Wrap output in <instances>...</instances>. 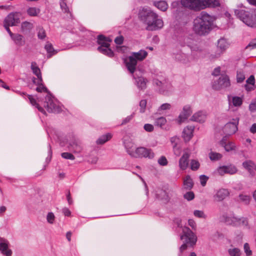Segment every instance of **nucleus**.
Returning <instances> with one entry per match:
<instances>
[{"label": "nucleus", "instance_id": "11", "mask_svg": "<svg viewBox=\"0 0 256 256\" xmlns=\"http://www.w3.org/2000/svg\"><path fill=\"white\" fill-rule=\"evenodd\" d=\"M190 154V150L188 149L184 150L182 157L178 162L180 168L182 170H186L188 166V159Z\"/></svg>", "mask_w": 256, "mask_h": 256}, {"label": "nucleus", "instance_id": "23", "mask_svg": "<svg viewBox=\"0 0 256 256\" xmlns=\"http://www.w3.org/2000/svg\"><path fill=\"white\" fill-rule=\"evenodd\" d=\"M220 144L224 148L226 152L234 150L236 148V145L232 142H226V138H224L220 142Z\"/></svg>", "mask_w": 256, "mask_h": 256}, {"label": "nucleus", "instance_id": "40", "mask_svg": "<svg viewBox=\"0 0 256 256\" xmlns=\"http://www.w3.org/2000/svg\"><path fill=\"white\" fill-rule=\"evenodd\" d=\"M229 100L234 106H240L242 104V99L239 96H232V100Z\"/></svg>", "mask_w": 256, "mask_h": 256}, {"label": "nucleus", "instance_id": "49", "mask_svg": "<svg viewBox=\"0 0 256 256\" xmlns=\"http://www.w3.org/2000/svg\"><path fill=\"white\" fill-rule=\"evenodd\" d=\"M186 44L190 48L191 50L192 51H200V49L196 44H191L189 42L190 39L188 38H185Z\"/></svg>", "mask_w": 256, "mask_h": 256}, {"label": "nucleus", "instance_id": "55", "mask_svg": "<svg viewBox=\"0 0 256 256\" xmlns=\"http://www.w3.org/2000/svg\"><path fill=\"white\" fill-rule=\"evenodd\" d=\"M62 156L65 159L74 160L75 158L74 155L69 152H63L61 154Z\"/></svg>", "mask_w": 256, "mask_h": 256}, {"label": "nucleus", "instance_id": "37", "mask_svg": "<svg viewBox=\"0 0 256 256\" xmlns=\"http://www.w3.org/2000/svg\"><path fill=\"white\" fill-rule=\"evenodd\" d=\"M228 252L230 256H240L241 255L240 250L232 246H231L230 248L228 249Z\"/></svg>", "mask_w": 256, "mask_h": 256}, {"label": "nucleus", "instance_id": "8", "mask_svg": "<svg viewBox=\"0 0 256 256\" xmlns=\"http://www.w3.org/2000/svg\"><path fill=\"white\" fill-rule=\"evenodd\" d=\"M154 153L150 149H148L144 147H139L134 150V152L132 154L134 158H150L154 157Z\"/></svg>", "mask_w": 256, "mask_h": 256}, {"label": "nucleus", "instance_id": "6", "mask_svg": "<svg viewBox=\"0 0 256 256\" xmlns=\"http://www.w3.org/2000/svg\"><path fill=\"white\" fill-rule=\"evenodd\" d=\"M182 231V234L180 236V239L190 246H192L195 245L197 241L196 234L188 227L183 228Z\"/></svg>", "mask_w": 256, "mask_h": 256}, {"label": "nucleus", "instance_id": "17", "mask_svg": "<svg viewBox=\"0 0 256 256\" xmlns=\"http://www.w3.org/2000/svg\"><path fill=\"white\" fill-rule=\"evenodd\" d=\"M243 167L246 170L251 176H254L256 174V165L252 160H248L243 162Z\"/></svg>", "mask_w": 256, "mask_h": 256}, {"label": "nucleus", "instance_id": "41", "mask_svg": "<svg viewBox=\"0 0 256 256\" xmlns=\"http://www.w3.org/2000/svg\"><path fill=\"white\" fill-rule=\"evenodd\" d=\"M184 185L186 189H190L193 186L192 180L190 176H186L184 180Z\"/></svg>", "mask_w": 256, "mask_h": 256}, {"label": "nucleus", "instance_id": "43", "mask_svg": "<svg viewBox=\"0 0 256 256\" xmlns=\"http://www.w3.org/2000/svg\"><path fill=\"white\" fill-rule=\"evenodd\" d=\"M179 141V138L177 136H173L170 138V142L173 144V148L174 154L178 156L180 155V152H176V150L177 149V144Z\"/></svg>", "mask_w": 256, "mask_h": 256}, {"label": "nucleus", "instance_id": "56", "mask_svg": "<svg viewBox=\"0 0 256 256\" xmlns=\"http://www.w3.org/2000/svg\"><path fill=\"white\" fill-rule=\"evenodd\" d=\"M248 108L251 112H256V100H252L249 105Z\"/></svg>", "mask_w": 256, "mask_h": 256}, {"label": "nucleus", "instance_id": "7", "mask_svg": "<svg viewBox=\"0 0 256 256\" xmlns=\"http://www.w3.org/2000/svg\"><path fill=\"white\" fill-rule=\"evenodd\" d=\"M44 106L49 112L58 113L61 110L60 108L54 102L50 94L46 96Z\"/></svg>", "mask_w": 256, "mask_h": 256}, {"label": "nucleus", "instance_id": "59", "mask_svg": "<svg viewBox=\"0 0 256 256\" xmlns=\"http://www.w3.org/2000/svg\"><path fill=\"white\" fill-rule=\"evenodd\" d=\"M246 48H250V50L256 48V38L250 41L249 44L246 46Z\"/></svg>", "mask_w": 256, "mask_h": 256}, {"label": "nucleus", "instance_id": "47", "mask_svg": "<svg viewBox=\"0 0 256 256\" xmlns=\"http://www.w3.org/2000/svg\"><path fill=\"white\" fill-rule=\"evenodd\" d=\"M239 201L243 202L244 204H248L250 200V196L244 194H240L238 196Z\"/></svg>", "mask_w": 256, "mask_h": 256}, {"label": "nucleus", "instance_id": "33", "mask_svg": "<svg viewBox=\"0 0 256 256\" xmlns=\"http://www.w3.org/2000/svg\"><path fill=\"white\" fill-rule=\"evenodd\" d=\"M147 82V80L143 77H138L136 80L137 86L139 89L140 90H144L146 88V84Z\"/></svg>", "mask_w": 256, "mask_h": 256}, {"label": "nucleus", "instance_id": "32", "mask_svg": "<svg viewBox=\"0 0 256 256\" xmlns=\"http://www.w3.org/2000/svg\"><path fill=\"white\" fill-rule=\"evenodd\" d=\"M31 68L32 70L33 73L37 76L39 80V81H40V82H42V77L40 70L35 62H32Z\"/></svg>", "mask_w": 256, "mask_h": 256}, {"label": "nucleus", "instance_id": "2", "mask_svg": "<svg viewBox=\"0 0 256 256\" xmlns=\"http://www.w3.org/2000/svg\"><path fill=\"white\" fill-rule=\"evenodd\" d=\"M213 22L212 16L202 12L194 20L192 30L196 34L206 36L212 30Z\"/></svg>", "mask_w": 256, "mask_h": 256}, {"label": "nucleus", "instance_id": "27", "mask_svg": "<svg viewBox=\"0 0 256 256\" xmlns=\"http://www.w3.org/2000/svg\"><path fill=\"white\" fill-rule=\"evenodd\" d=\"M228 44L224 38H220L218 42V48L219 50L218 56H219L228 47Z\"/></svg>", "mask_w": 256, "mask_h": 256}, {"label": "nucleus", "instance_id": "29", "mask_svg": "<svg viewBox=\"0 0 256 256\" xmlns=\"http://www.w3.org/2000/svg\"><path fill=\"white\" fill-rule=\"evenodd\" d=\"M112 134L110 133H107L100 136L96 141L98 144H103L106 142L110 140L112 138Z\"/></svg>", "mask_w": 256, "mask_h": 256}, {"label": "nucleus", "instance_id": "39", "mask_svg": "<svg viewBox=\"0 0 256 256\" xmlns=\"http://www.w3.org/2000/svg\"><path fill=\"white\" fill-rule=\"evenodd\" d=\"M45 49L46 50L48 53V58H50L52 55L57 53L56 50L54 49L52 44L50 42H47V44H46Z\"/></svg>", "mask_w": 256, "mask_h": 256}, {"label": "nucleus", "instance_id": "62", "mask_svg": "<svg viewBox=\"0 0 256 256\" xmlns=\"http://www.w3.org/2000/svg\"><path fill=\"white\" fill-rule=\"evenodd\" d=\"M200 184L204 186H206L207 180H208V177L205 175H202L200 177Z\"/></svg>", "mask_w": 256, "mask_h": 256}, {"label": "nucleus", "instance_id": "12", "mask_svg": "<svg viewBox=\"0 0 256 256\" xmlns=\"http://www.w3.org/2000/svg\"><path fill=\"white\" fill-rule=\"evenodd\" d=\"M216 172L220 176H223L226 174H234L237 172L238 169L236 166L230 165L228 166H220L217 168Z\"/></svg>", "mask_w": 256, "mask_h": 256}, {"label": "nucleus", "instance_id": "31", "mask_svg": "<svg viewBox=\"0 0 256 256\" xmlns=\"http://www.w3.org/2000/svg\"><path fill=\"white\" fill-rule=\"evenodd\" d=\"M175 58L184 63H186L190 62L188 56L183 52H178L175 54Z\"/></svg>", "mask_w": 256, "mask_h": 256}, {"label": "nucleus", "instance_id": "30", "mask_svg": "<svg viewBox=\"0 0 256 256\" xmlns=\"http://www.w3.org/2000/svg\"><path fill=\"white\" fill-rule=\"evenodd\" d=\"M70 148L74 152L76 153L80 152L82 150L81 142L78 140H75L70 144Z\"/></svg>", "mask_w": 256, "mask_h": 256}, {"label": "nucleus", "instance_id": "34", "mask_svg": "<svg viewBox=\"0 0 256 256\" xmlns=\"http://www.w3.org/2000/svg\"><path fill=\"white\" fill-rule=\"evenodd\" d=\"M154 5L160 10L165 12L168 8V4L164 0H160L154 2Z\"/></svg>", "mask_w": 256, "mask_h": 256}, {"label": "nucleus", "instance_id": "19", "mask_svg": "<svg viewBox=\"0 0 256 256\" xmlns=\"http://www.w3.org/2000/svg\"><path fill=\"white\" fill-rule=\"evenodd\" d=\"M156 197L164 204L168 202L170 198L168 192L165 190L161 189L156 190Z\"/></svg>", "mask_w": 256, "mask_h": 256}, {"label": "nucleus", "instance_id": "24", "mask_svg": "<svg viewBox=\"0 0 256 256\" xmlns=\"http://www.w3.org/2000/svg\"><path fill=\"white\" fill-rule=\"evenodd\" d=\"M131 55L137 62L142 61L147 56L148 52L144 50H141L138 52H132Z\"/></svg>", "mask_w": 256, "mask_h": 256}, {"label": "nucleus", "instance_id": "61", "mask_svg": "<svg viewBox=\"0 0 256 256\" xmlns=\"http://www.w3.org/2000/svg\"><path fill=\"white\" fill-rule=\"evenodd\" d=\"M158 163L161 166H166L168 164V161L165 156H161L158 160Z\"/></svg>", "mask_w": 256, "mask_h": 256}, {"label": "nucleus", "instance_id": "15", "mask_svg": "<svg viewBox=\"0 0 256 256\" xmlns=\"http://www.w3.org/2000/svg\"><path fill=\"white\" fill-rule=\"evenodd\" d=\"M230 194V192L226 188H220L216 190L214 195V200L216 202H220L224 200Z\"/></svg>", "mask_w": 256, "mask_h": 256}, {"label": "nucleus", "instance_id": "44", "mask_svg": "<svg viewBox=\"0 0 256 256\" xmlns=\"http://www.w3.org/2000/svg\"><path fill=\"white\" fill-rule=\"evenodd\" d=\"M98 50L100 52H102V54H104L110 57H112L114 56L113 52L111 50V49H110L109 48V47L108 48H104L102 47H98Z\"/></svg>", "mask_w": 256, "mask_h": 256}, {"label": "nucleus", "instance_id": "42", "mask_svg": "<svg viewBox=\"0 0 256 256\" xmlns=\"http://www.w3.org/2000/svg\"><path fill=\"white\" fill-rule=\"evenodd\" d=\"M208 155L210 160L212 161L218 160L222 157V154L212 151L209 153Z\"/></svg>", "mask_w": 256, "mask_h": 256}, {"label": "nucleus", "instance_id": "53", "mask_svg": "<svg viewBox=\"0 0 256 256\" xmlns=\"http://www.w3.org/2000/svg\"><path fill=\"white\" fill-rule=\"evenodd\" d=\"M194 214L195 216L198 218H206V216L202 210H195L194 212Z\"/></svg>", "mask_w": 256, "mask_h": 256}, {"label": "nucleus", "instance_id": "4", "mask_svg": "<svg viewBox=\"0 0 256 256\" xmlns=\"http://www.w3.org/2000/svg\"><path fill=\"white\" fill-rule=\"evenodd\" d=\"M221 220L228 224L234 226H246L248 221L246 218H238L233 212L226 213L220 217Z\"/></svg>", "mask_w": 256, "mask_h": 256}, {"label": "nucleus", "instance_id": "58", "mask_svg": "<svg viewBox=\"0 0 256 256\" xmlns=\"http://www.w3.org/2000/svg\"><path fill=\"white\" fill-rule=\"evenodd\" d=\"M38 36L40 39H44L46 35L45 30L42 28H40L38 34Z\"/></svg>", "mask_w": 256, "mask_h": 256}, {"label": "nucleus", "instance_id": "5", "mask_svg": "<svg viewBox=\"0 0 256 256\" xmlns=\"http://www.w3.org/2000/svg\"><path fill=\"white\" fill-rule=\"evenodd\" d=\"M236 14L241 20L248 26H256V14H252L244 10H236L235 11Z\"/></svg>", "mask_w": 256, "mask_h": 256}, {"label": "nucleus", "instance_id": "38", "mask_svg": "<svg viewBox=\"0 0 256 256\" xmlns=\"http://www.w3.org/2000/svg\"><path fill=\"white\" fill-rule=\"evenodd\" d=\"M40 9L36 7H30L27 9L26 12L30 16H36L40 12Z\"/></svg>", "mask_w": 256, "mask_h": 256}, {"label": "nucleus", "instance_id": "10", "mask_svg": "<svg viewBox=\"0 0 256 256\" xmlns=\"http://www.w3.org/2000/svg\"><path fill=\"white\" fill-rule=\"evenodd\" d=\"M230 81L226 75H222L218 80H215L212 84V88L214 90H218L222 88L230 86Z\"/></svg>", "mask_w": 256, "mask_h": 256}, {"label": "nucleus", "instance_id": "54", "mask_svg": "<svg viewBox=\"0 0 256 256\" xmlns=\"http://www.w3.org/2000/svg\"><path fill=\"white\" fill-rule=\"evenodd\" d=\"M245 79V76L242 72L239 71L237 72L236 80L238 82H242Z\"/></svg>", "mask_w": 256, "mask_h": 256}, {"label": "nucleus", "instance_id": "45", "mask_svg": "<svg viewBox=\"0 0 256 256\" xmlns=\"http://www.w3.org/2000/svg\"><path fill=\"white\" fill-rule=\"evenodd\" d=\"M171 105L168 103L162 104L158 109V112L160 114H163L165 111L170 110Z\"/></svg>", "mask_w": 256, "mask_h": 256}, {"label": "nucleus", "instance_id": "25", "mask_svg": "<svg viewBox=\"0 0 256 256\" xmlns=\"http://www.w3.org/2000/svg\"><path fill=\"white\" fill-rule=\"evenodd\" d=\"M194 128L192 126H186L184 129L182 136L185 140H190L192 136Z\"/></svg>", "mask_w": 256, "mask_h": 256}, {"label": "nucleus", "instance_id": "57", "mask_svg": "<svg viewBox=\"0 0 256 256\" xmlns=\"http://www.w3.org/2000/svg\"><path fill=\"white\" fill-rule=\"evenodd\" d=\"M146 101L145 100H140V112H145L146 108Z\"/></svg>", "mask_w": 256, "mask_h": 256}, {"label": "nucleus", "instance_id": "21", "mask_svg": "<svg viewBox=\"0 0 256 256\" xmlns=\"http://www.w3.org/2000/svg\"><path fill=\"white\" fill-rule=\"evenodd\" d=\"M206 118V112H198L195 113L190 118V120L198 122H204Z\"/></svg>", "mask_w": 256, "mask_h": 256}, {"label": "nucleus", "instance_id": "60", "mask_svg": "<svg viewBox=\"0 0 256 256\" xmlns=\"http://www.w3.org/2000/svg\"><path fill=\"white\" fill-rule=\"evenodd\" d=\"M194 194L192 192H188L184 195V198L188 200H192V199H194Z\"/></svg>", "mask_w": 256, "mask_h": 256}, {"label": "nucleus", "instance_id": "64", "mask_svg": "<svg viewBox=\"0 0 256 256\" xmlns=\"http://www.w3.org/2000/svg\"><path fill=\"white\" fill-rule=\"evenodd\" d=\"M144 129L148 132H151L154 130V126L151 124H146L144 126Z\"/></svg>", "mask_w": 256, "mask_h": 256}, {"label": "nucleus", "instance_id": "18", "mask_svg": "<svg viewBox=\"0 0 256 256\" xmlns=\"http://www.w3.org/2000/svg\"><path fill=\"white\" fill-rule=\"evenodd\" d=\"M192 113V110L190 106H186L184 107L183 110L179 115L178 122L181 124L186 120Z\"/></svg>", "mask_w": 256, "mask_h": 256}, {"label": "nucleus", "instance_id": "20", "mask_svg": "<svg viewBox=\"0 0 256 256\" xmlns=\"http://www.w3.org/2000/svg\"><path fill=\"white\" fill-rule=\"evenodd\" d=\"M124 144L126 152L132 156V154H134V150H136L134 143L130 139H124Z\"/></svg>", "mask_w": 256, "mask_h": 256}, {"label": "nucleus", "instance_id": "36", "mask_svg": "<svg viewBox=\"0 0 256 256\" xmlns=\"http://www.w3.org/2000/svg\"><path fill=\"white\" fill-rule=\"evenodd\" d=\"M12 38L15 43L20 46H23L24 44V40H23V36L20 34H14Z\"/></svg>", "mask_w": 256, "mask_h": 256}, {"label": "nucleus", "instance_id": "52", "mask_svg": "<svg viewBox=\"0 0 256 256\" xmlns=\"http://www.w3.org/2000/svg\"><path fill=\"white\" fill-rule=\"evenodd\" d=\"M190 165L192 170H196L199 168L200 164L198 160H192L190 162Z\"/></svg>", "mask_w": 256, "mask_h": 256}, {"label": "nucleus", "instance_id": "3", "mask_svg": "<svg viewBox=\"0 0 256 256\" xmlns=\"http://www.w3.org/2000/svg\"><path fill=\"white\" fill-rule=\"evenodd\" d=\"M182 6L194 11H199L207 7H215L220 4L217 0H181Z\"/></svg>", "mask_w": 256, "mask_h": 256}, {"label": "nucleus", "instance_id": "13", "mask_svg": "<svg viewBox=\"0 0 256 256\" xmlns=\"http://www.w3.org/2000/svg\"><path fill=\"white\" fill-rule=\"evenodd\" d=\"M125 65L131 74H133L136 70L138 62L132 55L128 56L124 60Z\"/></svg>", "mask_w": 256, "mask_h": 256}, {"label": "nucleus", "instance_id": "28", "mask_svg": "<svg viewBox=\"0 0 256 256\" xmlns=\"http://www.w3.org/2000/svg\"><path fill=\"white\" fill-rule=\"evenodd\" d=\"M33 28V24L27 21L22 22L21 24V30L24 33L29 32Z\"/></svg>", "mask_w": 256, "mask_h": 256}, {"label": "nucleus", "instance_id": "16", "mask_svg": "<svg viewBox=\"0 0 256 256\" xmlns=\"http://www.w3.org/2000/svg\"><path fill=\"white\" fill-rule=\"evenodd\" d=\"M8 241L6 239L0 236V251L4 255L11 256L12 251L8 248Z\"/></svg>", "mask_w": 256, "mask_h": 256}, {"label": "nucleus", "instance_id": "48", "mask_svg": "<svg viewBox=\"0 0 256 256\" xmlns=\"http://www.w3.org/2000/svg\"><path fill=\"white\" fill-rule=\"evenodd\" d=\"M37 86H38L36 88V90L38 92H46L47 93V94H50V92H48L47 88L46 86H44L42 84V81L40 82V81L38 80V82L37 83Z\"/></svg>", "mask_w": 256, "mask_h": 256}, {"label": "nucleus", "instance_id": "26", "mask_svg": "<svg viewBox=\"0 0 256 256\" xmlns=\"http://www.w3.org/2000/svg\"><path fill=\"white\" fill-rule=\"evenodd\" d=\"M153 83L154 85L158 86L160 90L162 92H164L170 88V85L166 82H162L157 79L154 80Z\"/></svg>", "mask_w": 256, "mask_h": 256}, {"label": "nucleus", "instance_id": "9", "mask_svg": "<svg viewBox=\"0 0 256 256\" xmlns=\"http://www.w3.org/2000/svg\"><path fill=\"white\" fill-rule=\"evenodd\" d=\"M22 13L20 12H13L10 13L4 19V23L8 26H15L20 23V18Z\"/></svg>", "mask_w": 256, "mask_h": 256}, {"label": "nucleus", "instance_id": "22", "mask_svg": "<svg viewBox=\"0 0 256 256\" xmlns=\"http://www.w3.org/2000/svg\"><path fill=\"white\" fill-rule=\"evenodd\" d=\"M112 42V40L110 38H106L103 35H99L98 36V42L100 45V47L104 48H108L110 46V42Z\"/></svg>", "mask_w": 256, "mask_h": 256}, {"label": "nucleus", "instance_id": "63", "mask_svg": "<svg viewBox=\"0 0 256 256\" xmlns=\"http://www.w3.org/2000/svg\"><path fill=\"white\" fill-rule=\"evenodd\" d=\"M244 252H246V254L248 256H250L252 254V252L250 248V246H249V245L248 244L246 243L244 244Z\"/></svg>", "mask_w": 256, "mask_h": 256}, {"label": "nucleus", "instance_id": "50", "mask_svg": "<svg viewBox=\"0 0 256 256\" xmlns=\"http://www.w3.org/2000/svg\"><path fill=\"white\" fill-rule=\"evenodd\" d=\"M166 122V120L164 117H160L155 120V124L157 126L162 127Z\"/></svg>", "mask_w": 256, "mask_h": 256}, {"label": "nucleus", "instance_id": "46", "mask_svg": "<svg viewBox=\"0 0 256 256\" xmlns=\"http://www.w3.org/2000/svg\"><path fill=\"white\" fill-rule=\"evenodd\" d=\"M28 98L32 105L36 106L38 108V110L40 111V112L44 114H46V112L44 111V108L39 106V105L36 103V100L32 97V96L28 95Z\"/></svg>", "mask_w": 256, "mask_h": 256}, {"label": "nucleus", "instance_id": "14", "mask_svg": "<svg viewBox=\"0 0 256 256\" xmlns=\"http://www.w3.org/2000/svg\"><path fill=\"white\" fill-rule=\"evenodd\" d=\"M234 120V122H228L224 126V131L228 135L234 134L238 130V119Z\"/></svg>", "mask_w": 256, "mask_h": 256}, {"label": "nucleus", "instance_id": "1", "mask_svg": "<svg viewBox=\"0 0 256 256\" xmlns=\"http://www.w3.org/2000/svg\"><path fill=\"white\" fill-rule=\"evenodd\" d=\"M140 20L146 25L148 30H156L160 29L164 26L162 19L158 18V15L150 9L143 8L138 13Z\"/></svg>", "mask_w": 256, "mask_h": 256}, {"label": "nucleus", "instance_id": "51", "mask_svg": "<svg viewBox=\"0 0 256 256\" xmlns=\"http://www.w3.org/2000/svg\"><path fill=\"white\" fill-rule=\"evenodd\" d=\"M46 220L47 222L50 224H53L55 221V216L52 212H49L46 215Z\"/></svg>", "mask_w": 256, "mask_h": 256}, {"label": "nucleus", "instance_id": "35", "mask_svg": "<svg viewBox=\"0 0 256 256\" xmlns=\"http://www.w3.org/2000/svg\"><path fill=\"white\" fill-rule=\"evenodd\" d=\"M254 76H250L246 80V84L245 85V88L246 90L250 91L253 90L252 86L254 84Z\"/></svg>", "mask_w": 256, "mask_h": 256}]
</instances>
